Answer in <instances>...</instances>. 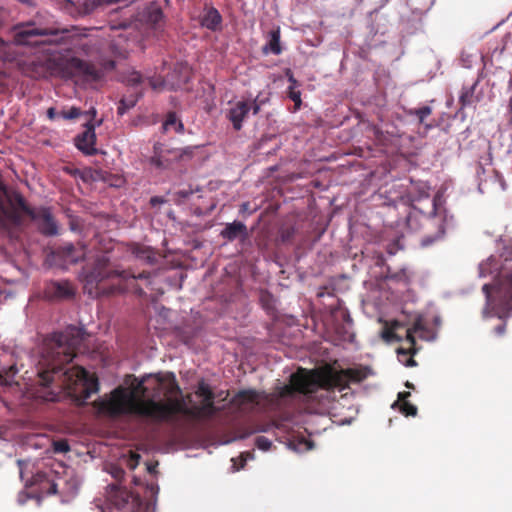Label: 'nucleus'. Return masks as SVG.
Wrapping results in <instances>:
<instances>
[{"label":"nucleus","instance_id":"nucleus-35","mask_svg":"<svg viewBox=\"0 0 512 512\" xmlns=\"http://www.w3.org/2000/svg\"><path fill=\"white\" fill-rule=\"evenodd\" d=\"M255 444L259 450L268 451L272 445V442L264 436H258L256 438Z\"/></svg>","mask_w":512,"mask_h":512},{"label":"nucleus","instance_id":"nucleus-41","mask_svg":"<svg viewBox=\"0 0 512 512\" xmlns=\"http://www.w3.org/2000/svg\"><path fill=\"white\" fill-rule=\"evenodd\" d=\"M147 489L150 491V494L152 496H156L158 494L159 488L155 484H149L147 485Z\"/></svg>","mask_w":512,"mask_h":512},{"label":"nucleus","instance_id":"nucleus-8","mask_svg":"<svg viewBox=\"0 0 512 512\" xmlns=\"http://www.w3.org/2000/svg\"><path fill=\"white\" fill-rule=\"evenodd\" d=\"M431 209L427 214V224L435 228L437 232L433 236H426L421 240L423 247L431 245L436 240L442 239L445 233L454 227V216L449 213L445 206V199L442 192H437L430 201Z\"/></svg>","mask_w":512,"mask_h":512},{"label":"nucleus","instance_id":"nucleus-30","mask_svg":"<svg viewBox=\"0 0 512 512\" xmlns=\"http://www.w3.org/2000/svg\"><path fill=\"white\" fill-rule=\"evenodd\" d=\"M397 353L399 361L405 366L412 367L416 365V362L413 360V358L411 357L410 353L407 350L400 348L397 350Z\"/></svg>","mask_w":512,"mask_h":512},{"label":"nucleus","instance_id":"nucleus-44","mask_svg":"<svg viewBox=\"0 0 512 512\" xmlns=\"http://www.w3.org/2000/svg\"><path fill=\"white\" fill-rule=\"evenodd\" d=\"M150 203H151L152 206H157L159 204L164 203V200L162 198H159V197H152L151 200H150Z\"/></svg>","mask_w":512,"mask_h":512},{"label":"nucleus","instance_id":"nucleus-5","mask_svg":"<svg viewBox=\"0 0 512 512\" xmlns=\"http://www.w3.org/2000/svg\"><path fill=\"white\" fill-rule=\"evenodd\" d=\"M499 256H490L479 264V277L490 276L492 283H485L482 291L486 297L483 316L506 319L512 314V253L504 247Z\"/></svg>","mask_w":512,"mask_h":512},{"label":"nucleus","instance_id":"nucleus-48","mask_svg":"<svg viewBox=\"0 0 512 512\" xmlns=\"http://www.w3.org/2000/svg\"><path fill=\"white\" fill-rule=\"evenodd\" d=\"M148 470L150 473H153L155 471V466L154 465H149L148 466Z\"/></svg>","mask_w":512,"mask_h":512},{"label":"nucleus","instance_id":"nucleus-42","mask_svg":"<svg viewBox=\"0 0 512 512\" xmlns=\"http://www.w3.org/2000/svg\"><path fill=\"white\" fill-rule=\"evenodd\" d=\"M249 105L251 106V110H253V114H257L260 110V105L257 103V99H254L253 102Z\"/></svg>","mask_w":512,"mask_h":512},{"label":"nucleus","instance_id":"nucleus-53","mask_svg":"<svg viewBox=\"0 0 512 512\" xmlns=\"http://www.w3.org/2000/svg\"><path fill=\"white\" fill-rule=\"evenodd\" d=\"M146 277L144 274H139L136 278H144Z\"/></svg>","mask_w":512,"mask_h":512},{"label":"nucleus","instance_id":"nucleus-36","mask_svg":"<svg viewBox=\"0 0 512 512\" xmlns=\"http://www.w3.org/2000/svg\"><path fill=\"white\" fill-rule=\"evenodd\" d=\"M163 18L162 11L159 8H154L149 15V20L157 25Z\"/></svg>","mask_w":512,"mask_h":512},{"label":"nucleus","instance_id":"nucleus-4","mask_svg":"<svg viewBox=\"0 0 512 512\" xmlns=\"http://www.w3.org/2000/svg\"><path fill=\"white\" fill-rule=\"evenodd\" d=\"M11 42L0 38V60L14 61L16 46L42 47L62 42L76 44L82 34L76 27L66 28L57 23L51 15L38 14L33 19L15 25Z\"/></svg>","mask_w":512,"mask_h":512},{"label":"nucleus","instance_id":"nucleus-47","mask_svg":"<svg viewBox=\"0 0 512 512\" xmlns=\"http://www.w3.org/2000/svg\"><path fill=\"white\" fill-rule=\"evenodd\" d=\"M412 219H413V216H412V215H410V216L408 217V219H407L408 225H409L410 227H412Z\"/></svg>","mask_w":512,"mask_h":512},{"label":"nucleus","instance_id":"nucleus-15","mask_svg":"<svg viewBox=\"0 0 512 512\" xmlns=\"http://www.w3.org/2000/svg\"><path fill=\"white\" fill-rule=\"evenodd\" d=\"M416 336L426 341H433L436 338L434 331L425 327L421 317L417 318L413 326L407 330L406 338L411 345L415 344Z\"/></svg>","mask_w":512,"mask_h":512},{"label":"nucleus","instance_id":"nucleus-23","mask_svg":"<svg viewBox=\"0 0 512 512\" xmlns=\"http://www.w3.org/2000/svg\"><path fill=\"white\" fill-rule=\"evenodd\" d=\"M62 257L69 263H76L84 257V252L78 251L72 244H67L62 248Z\"/></svg>","mask_w":512,"mask_h":512},{"label":"nucleus","instance_id":"nucleus-7","mask_svg":"<svg viewBox=\"0 0 512 512\" xmlns=\"http://www.w3.org/2000/svg\"><path fill=\"white\" fill-rule=\"evenodd\" d=\"M97 508L98 512H154L155 505L144 504L137 495L117 484H111L106 490V508Z\"/></svg>","mask_w":512,"mask_h":512},{"label":"nucleus","instance_id":"nucleus-55","mask_svg":"<svg viewBox=\"0 0 512 512\" xmlns=\"http://www.w3.org/2000/svg\"><path fill=\"white\" fill-rule=\"evenodd\" d=\"M342 424L350 423V421H342Z\"/></svg>","mask_w":512,"mask_h":512},{"label":"nucleus","instance_id":"nucleus-34","mask_svg":"<svg viewBox=\"0 0 512 512\" xmlns=\"http://www.w3.org/2000/svg\"><path fill=\"white\" fill-rule=\"evenodd\" d=\"M81 115V110L77 107H71L68 111L60 112V117L66 120H72Z\"/></svg>","mask_w":512,"mask_h":512},{"label":"nucleus","instance_id":"nucleus-28","mask_svg":"<svg viewBox=\"0 0 512 512\" xmlns=\"http://www.w3.org/2000/svg\"><path fill=\"white\" fill-rule=\"evenodd\" d=\"M432 109L429 106H423L418 109L409 110V115H414L418 118L420 123H423L424 120L431 114Z\"/></svg>","mask_w":512,"mask_h":512},{"label":"nucleus","instance_id":"nucleus-54","mask_svg":"<svg viewBox=\"0 0 512 512\" xmlns=\"http://www.w3.org/2000/svg\"><path fill=\"white\" fill-rule=\"evenodd\" d=\"M233 470H234V471H238V470H239V468H238V467H235V466L233 465Z\"/></svg>","mask_w":512,"mask_h":512},{"label":"nucleus","instance_id":"nucleus-38","mask_svg":"<svg viewBox=\"0 0 512 512\" xmlns=\"http://www.w3.org/2000/svg\"><path fill=\"white\" fill-rule=\"evenodd\" d=\"M290 89V98L295 102L296 105H299L301 103L300 92L293 90L292 87Z\"/></svg>","mask_w":512,"mask_h":512},{"label":"nucleus","instance_id":"nucleus-18","mask_svg":"<svg viewBox=\"0 0 512 512\" xmlns=\"http://www.w3.org/2000/svg\"><path fill=\"white\" fill-rule=\"evenodd\" d=\"M221 24V15L215 8H209L201 18V25L210 30H216Z\"/></svg>","mask_w":512,"mask_h":512},{"label":"nucleus","instance_id":"nucleus-20","mask_svg":"<svg viewBox=\"0 0 512 512\" xmlns=\"http://www.w3.org/2000/svg\"><path fill=\"white\" fill-rule=\"evenodd\" d=\"M265 53H272L274 55H279L281 53L280 47V31L279 29L272 30L269 32V41L268 44L263 48Z\"/></svg>","mask_w":512,"mask_h":512},{"label":"nucleus","instance_id":"nucleus-46","mask_svg":"<svg viewBox=\"0 0 512 512\" xmlns=\"http://www.w3.org/2000/svg\"><path fill=\"white\" fill-rule=\"evenodd\" d=\"M57 488H58V483H51L50 485V489L48 491V494H56L57 493Z\"/></svg>","mask_w":512,"mask_h":512},{"label":"nucleus","instance_id":"nucleus-10","mask_svg":"<svg viewBox=\"0 0 512 512\" xmlns=\"http://www.w3.org/2000/svg\"><path fill=\"white\" fill-rule=\"evenodd\" d=\"M113 34L109 35L110 50L115 56L125 57L137 39L132 36V31L126 23H121L119 27L112 25Z\"/></svg>","mask_w":512,"mask_h":512},{"label":"nucleus","instance_id":"nucleus-1","mask_svg":"<svg viewBox=\"0 0 512 512\" xmlns=\"http://www.w3.org/2000/svg\"><path fill=\"white\" fill-rule=\"evenodd\" d=\"M196 395L201 403L189 406L171 372L134 378L127 387H118L111 394L95 402L100 413L109 416H138L155 421L169 420L177 414L191 417H210L215 413L213 393L201 381Z\"/></svg>","mask_w":512,"mask_h":512},{"label":"nucleus","instance_id":"nucleus-9","mask_svg":"<svg viewBox=\"0 0 512 512\" xmlns=\"http://www.w3.org/2000/svg\"><path fill=\"white\" fill-rule=\"evenodd\" d=\"M120 272L110 266V260L107 255L97 258L92 270L84 273L85 290L91 296H98L103 290L98 285L106 278L119 276Z\"/></svg>","mask_w":512,"mask_h":512},{"label":"nucleus","instance_id":"nucleus-51","mask_svg":"<svg viewBox=\"0 0 512 512\" xmlns=\"http://www.w3.org/2000/svg\"><path fill=\"white\" fill-rule=\"evenodd\" d=\"M406 387H408V388H413V385H412V384H410L409 382H407V383H406Z\"/></svg>","mask_w":512,"mask_h":512},{"label":"nucleus","instance_id":"nucleus-43","mask_svg":"<svg viewBox=\"0 0 512 512\" xmlns=\"http://www.w3.org/2000/svg\"><path fill=\"white\" fill-rule=\"evenodd\" d=\"M253 459V455L250 454V453H245V454H242L241 455V460H242V464H241V468L244 467V463L247 461V460H252Z\"/></svg>","mask_w":512,"mask_h":512},{"label":"nucleus","instance_id":"nucleus-22","mask_svg":"<svg viewBox=\"0 0 512 512\" xmlns=\"http://www.w3.org/2000/svg\"><path fill=\"white\" fill-rule=\"evenodd\" d=\"M183 128H184V126H183L182 122L178 119V117L175 113H169L167 115L166 120L164 121V123L162 125V129L164 132H170V131L182 132Z\"/></svg>","mask_w":512,"mask_h":512},{"label":"nucleus","instance_id":"nucleus-39","mask_svg":"<svg viewBox=\"0 0 512 512\" xmlns=\"http://www.w3.org/2000/svg\"><path fill=\"white\" fill-rule=\"evenodd\" d=\"M460 101H461L463 106H468V105H470L472 103L471 96L469 95L468 92H466V93L461 95Z\"/></svg>","mask_w":512,"mask_h":512},{"label":"nucleus","instance_id":"nucleus-16","mask_svg":"<svg viewBox=\"0 0 512 512\" xmlns=\"http://www.w3.org/2000/svg\"><path fill=\"white\" fill-rule=\"evenodd\" d=\"M180 69H181V71H183V73L180 75V77L178 79H174L173 75H171V78H167L164 81H158V80H154L152 78H149V85L154 90L161 89L162 87H167L169 89H177V88H179L180 86L185 84L188 81V79H189V74H188L187 67L186 66L184 67V66L181 65Z\"/></svg>","mask_w":512,"mask_h":512},{"label":"nucleus","instance_id":"nucleus-50","mask_svg":"<svg viewBox=\"0 0 512 512\" xmlns=\"http://www.w3.org/2000/svg\"><path fill=\"white\" fill-rule=\"evenodd\" d=\"M415 210H416V211H419L420 213H424V211L422 210V208H416V207H415Z\"/></svg>","mask_w":512,"mask_h":512},{"label":"nucleus","instance_id":"nucleus-49","mask_svg":"<svg viewBox=\"0 0 512 512\" xmlns=\"http://www.w3.org/2000/svg\"><path fill=\"white\" fill-rule=\"evenodd\" d=\"M289 81H290L293 85H294V84H296V80L294 79V77H293L292 75L289 77Z\"/></svg>","mask_w":512,"mask_h":512},{"label":"nucleus","instance_id":"nucleus-25","mask_svg":"<svg viewBox=\"0 0 512 512\" xmlns=\"http://www.w3.org/2000/svg\"><path fill=\"white\" fill-rule=\"evenodd\" d=\"M288 448L295 452L302 453L311 450L313 443L305 438L294 439L289 441Z\"/></svg>","mask_w":512,"mask_h":512},{"label":"nucleus","instance_id":"nucleus-56","mask_svg":"<svg viewBox=\"0 0 512 512\" xmlns=\"http://www.w3.org/2000/svg\"><path fill=\"white\" fill-rule=\"evenodd\" d=\"M18 502H20L21 504L24 503V500H21L20 498L18 499Z\"/></svg>","mask_w":512,"mask_h":512},{"label":"nucleus","instance_id":"nucleus-29","mask_svg":"<svg viewBox=\"0 0 512 512\" xmlns=\"http://www.w3.org/2000/svg\"><path fill=\"white\" fill-rule=\"evenodd\" d=\"M159 146L156 144L154 146L155 154L150 158V164L158 169H165L167 168L168 164L166 161L162 159V157L158 154Z\"/></svg>","mask_w":512,"mask_h":512},{"label":"nucleus","instance_id":"nucleus-26","mask_svg":"<svg viewBox=\"0 0 512 512\" xmlns=\"http://www.w3.org/2000/svg\"><path fill=\"white\" fill-rule=\"evenodd\" d=\"M121 80L135 88L143 81L141 75L135 70L128 71L121 77Z\"/></svg>","mask_w":512,"mask_h":512},{"label":"nucleus","instance_id":"nucleus-19","mask_svg":"<svg viewBox=\"0 0 512 512\" xmlns=\"http://www.w3.org/2000/svg\"><path fill=\"white\" fill-rule=\"evenodd\" d=\"M241 234H246V226L238 221L228 223L221 232L222 237L230 241L236 239Z\"/></svg>","mask_w":512,"mask_h":512},{"label":"nucleus","instance_id":"nucleus-27","mask_svg":"<svg viewBox=\"0 0 512 512\" xmlns=\"http://www.w3.org/2000/svg\"><path fill=\"white\" fill-rule=\"evenodd\" d=\"M54 287L57 295L60 297H69L73 294V288L68 282H57L54 284Z\"/></svg>","mask_w":512,"mask_h":512},{"label":"nucleus","instance_id":"nucleus-52","mask_svg":"<svg viewBox=\"0 0 512 512\" xmlns=\"http://www.w3.org/2000/svg\"><path fill=\"white\" fill-rule=\"evenodd\" d=\"M384 337H387V338L389 339V338H390V333H389V332H386V333L384 334Z\"/></svg>","mask_w":512,"mask_h":512},{"label":"nucleus","instance_id":"nucleus-24","mask_svg":"<svg viewBox=\"0 0 512 512\" xmlns=\"http://www.w3.org/2000/svg\"><path fill=\"white\" fill-rule=\"evenodd\" d=\"M18 369L16 365L5 367L0 364V384L9 386L13 383V378L17 374Z\"/></svg>","mask_w":512,"mask_h":512},{"label":"nucleus","instance_id":"nucleus-40","mask_svg":"<svg viewBox=\"0 0 512 512\" xmlns=\"http://www.w3.org/2000/svg\"><path fill=\"white\" fill-rule=\"evenodd\" d=\"M47 117L50 119V120H55L56 118L60 117V113H58L56 111L55 108L53 107H50L48 110H47Z\"/></svg>","mask_w":512,"mask_h":512},{"label":"nucleus","instance_id":"nucleus-32","mask_svg":"<svg viewBox=\"0 0 512 512\" xmlns=\"http://www.w3.org/2000/svg\"><path fill=\"white\" fill-rule=\"evenodd\" d=\"M106 470L116 480H121L125 474L124 470L121 467L114 464H109L106 467Z\"/></svg>","mask_w":512,"mask_h":512},{"label":"nucleus","instance_id":"nucleus-21","mask_svg":"<svg viewBox=\"0 0 512 512\" xmlns=\"http://www.w3.org/2000/svg\"><path fill=\"white\" fill-rule=\"evenodd\" d=\"M409 396H410V392H399L398 393V401L394 402L392 407H395L401 401L402 404L400 406V411L402 413H404L405 415L415 416L417 413L416 406H414L411 403L406 401V399Z\"/></svg>","mask_w":512,"mask_h":512},{"label":"nucleus","instance_id":"nucleus-33","mask_svg":"<svg viewBox=\"0 0 512 512\" xmlns=\"http://www.w3.org/2000/svg\"><path fill=\"white\" fill-rule=\"evenodd\" d=\"M52 446L55 453H66L70 450L68 442L63 439L54 441Z\"/></svg>","mask_w":512,"mask_h":512},{"label":"nucleus","instance_id":"nucleus-12","mask_svg":"<svg viewBox=\"0 0 512 512\" xmlns=\"http://www.w3.org/2000/svg\"><path fill=\"white\" fill-rule=\"evenodd\" d=\"M31 216L43 234L52 236L58 233V225L48 208L35 210Z\"/></svg>","mask_w":512,"mask_h":512},{"label":"nucleus","instance_id":"nucleus-11","mask_svg":"<svg viewBox=\"0 0 512 512\" xmlns=\"http://www.w3.org/2000/svg\"><path fill=\"white\" fill-rule=\"evenodd\" d=\"M267 401V395L254 390L240 391L233 399V404L243 412L256 409Z\"/></svg>","mask_w":512,"mask_h":512},{"label":"nucleus","instance_id":"nucleus-14","mask_svg":"<svg viewBox=\"0 0 512 512\" xmlns=\"http://www.w3.org/2000/svg\"><path fill=\"white\" fill-rule=\"evenodd\" d=\"M95 141V129L90 125L86 126L85 130L75 138L77 148L87 155L96 152Z\"/></svg>","mask_w":512,"mask_h":512},{"label":"nucleus","instance_id":"nucleus-17","mask_svg":"<svg viewBox=\"0 0 512 512\" xmlns=\"http://www.w3.org/2000/svg\"><path fill=\"white\" fill-rule=\"evenodd\" d=\"M74 7L79 15H87L93 12L97 7L102 5L104 2L113 3L117 0H66Z\"/></svg>","mask_w":512,"mask_h":512},{"label":"nucleus","instance_id":"nucleus-2","mask_svg":"<svg viewBox=\"0 0 512 512\" xmlns=\"http://www.w3.org/2000/svg\"><path fill=\"white\" fill-rule=\"evenodd\" d=\"M83 340L81 329L70 326L63 332L53 333L43 340L37 351V376L41 391L37 396L45 401L59 400L61 391L66 392L78 405L85 404L98 392V380L81 366L63 370L75 356V350Z\"/></svg>","mask_w":512,"mask_h":512},{"label":"nucleus","instance_id":"nucleus-6","mask_svg":"<svg viewBox=\"0 0 512 512\" xmlns=\"http://www.w3.org/2000/svg\"><path fill=\"white\" fill-rule=\"evenodd\" d=\"M22 72L31 78L58 76L70 78L83 75L92 81L101 80L115 67L113 60H102L100 67L86 63L75 57H64L59 53L45 54L28 61H19Z\"/></svg>","mask_w":512,"mask_h":512},{"label":"nucleus","instance_id":"nucleus-13","mask_svg":"<svg viewBox=\"0 0 512 512\" xmlns=\"http://www.w3.org/2000/svg\"><path fill=\"white\" fill-rule=\"evenodd\" d=\"M251 110V106L246 101H237L227 112V118L231 121L233 128L239 131L243 126L245 117Z\"/></svg>","mask_w":512,"mask_h":512},{"label":"nucleus","instance_id":"nucleus-3","mask_svg":"<svg viewBox=\"0 0 512 512\" xmlns=\"http://www.w3.org/2000/svg\"><path fill=\"white\" fill-rule=\"evenodd\" d=\"M370 373L366 367H354L345 370H333L323 372L299 369L290 376V384L283 385L277 391L279 398L291 396L294 392L303 394H315L324 406L330 399L336 398V390L341 392L350 383H358L364 380Z\"/></svg>","mask_w":512,"mask_h":512},{"label":"nucleus","instance_id":"nucleus-45","mask_svg":"<svg viewBox=\"0 0 512 512\" xmlns=\"http://www.w3.org/2000/svg\"><path fill=\"white\" fill-rule=\"evenodd\" d=\"M505 332V324H501L495 328V333L497 335H503Z\"/></svg>","mask_w":512,"mask_h":512},{"label":"nucleus","instance_id":"nucleus-37","mask_svg":"<svg viewBox=\"0 0 512 512\" xmlns=\"http://www.w3.org/2000/svg\"><path fill=\"white\" fill-rule=\"evenodd\" d=\"M139 459H140V456L136 453H131L130 456L128 458L125 459V463L126 465L130 468V469H135L139 463Z\"/></svg>","mask_w":512,"mask_h":512},{"label":"nucleus","instance_id":"nucleus-31","mask_svg":"<svg viewBox=\"0 0 512 512\" xmlns=\"http://www.w3.org/2000/svg\"><path fill=\"white\" fill-rule=\"evenodd\" d=\"M136 102L137 98H123L118 107V114L123 115L127 110L132 108Z\"/></svg>","mask_w":512,"mask_h":512}]
</instances>
